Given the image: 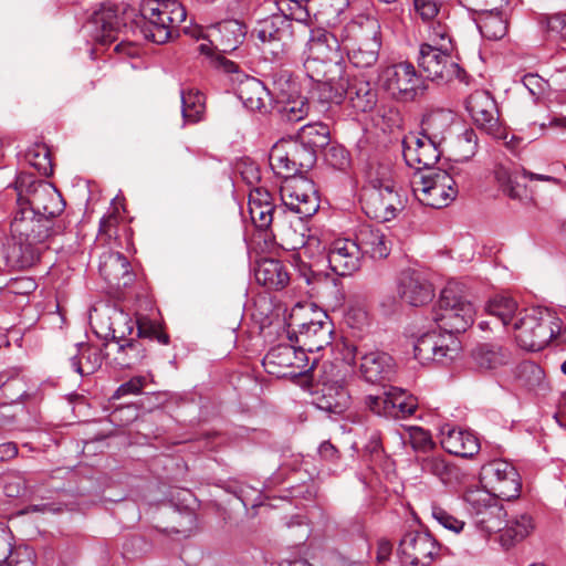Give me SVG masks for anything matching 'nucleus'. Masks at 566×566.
<instances>
[{
    "label": "nucleus",
    "mask_w": 566,
    "mask_h": 566,
    "mask_svg": "<svg viewBox=\"0 0 566 566\" xmlns=\"http://www.w3.org/2000/svg\"><path fill=\"white\" fill-rule=\"evenodd\" d=\"M186 17V9L177 0H130L122 4L107 1L94 11L92 22L101 28L102 44L116 41L115 33L128 25L138 29L146 40L164 44Z\"/></svg>",
    "instance_id": "nucleus-1"
},
{
    "label": "nucleus",
    "mask_w": 566,
    "mask_h": 566,
    "mask_svg": "<svg viewBox=\"0 0 566 566\" xmlns=\"http://www.w3.org/2000/svg\"><path fill=\"white\" fill-rule=\"evenodd\" d=\"M430 42L421 43L417 56L420 73L438 84H447L461 78L464 71L453 61V43L446 24L438 23L429 32Z\"/></svg>",
    "instance_id": "nucleus-2"
},
{
    "label": "nucleus",
    "mask_w": 566,
    "mask_h": 566,
    "mask_svg": "<svg viewBox=\"0 0 566 566\" xmlns=\"http://www.w3.org/2000/svg\"><path fill=\"white\" fill-rule=\"evenodd\" d=\"M513 328L517 344L531 352L542 350L553 338L558 344H566V329L562 331L559 318L547 312H520L513 322Z\"/></svg>",
    "instance_id": "nucleus-3"
},
{
    "label": "nucleus",
    "mask_w": 566,
    "mask_h": 566,
    "mask_svg": "<svg viewBox=\"0 0 566 566\" xmlns=\"http://www.w3.org/2000/svg\"><path fill=\"white\" fill-rule=\"evenodd\" d=\"M344 42H349L348 59L358 69L374 66L381 49L380 25L370 17H357L344 28Z\"/></svg>",
    "instance_id": "nucleus-4"
},
{
    "label": "nucleus",
    "mask_w": 566,
    "mask_h": 566,
    "mask_svg": "<svg viewBox=\"0 0 566 566\" xmlns=\"http://www.w3.org/2000/svg\"><path fill=\"white\" fill-rule=\"evenodd\" d=\"M463 287L459 282H449L441 291L434 312L433 321L449 334V339H453L452 334L465 332L474 322L475 308Z\"/></svg>",
    "instance_id": "nucleus-5"
},
{
    "label": "nucleus",
    "mask_w": 566,
    "mask_h": 566,
    "mask_svg": "<svg viewBox=\"0 0 566 566\" xmlns=\"http://www.w3.org/2000/svg\"><path fill=\"white\" fill-rule=\"evenodd\" d=\"M403 205L388 167L379 166L375 177H369V188L363 195L365 213L379 222L390 221Z\"/></svg>",
    "instance_id": "nucleus-6"
},
{
    "label": "nucleus",
    "mask_w": 566,
    "mask_h": 566,
    "mask_svg": "<svg viewBox=\"0 0 566 566\" xmlns=\"http://www.w3.org/2000/svg\"><path fill=\"white\" fill-rule=\"evenodd\" d=\"M379 86L397 102H415L426 93L427 85L415 65L408 61L380 67Z\"/></svg>",
    "instance_id": "nucleus-7"
},
{
    "label": "nucleus",
    "mask_w": 566,
    "mask_h": 566,
    "mask_svg": "<svg viewBox=\"0 0 566 566\" xmlns=\"http://www.w3.org/2000/svg\"><path fill=\"white\" fill-rule=\"evenodd\" d=\"M18 199L20 209H31L34 214L48 218L60 216L65 202L61 193L51 184L43 180H31L30 176H20L17 180Z\"/></svg>",
    "instance_id": "nucleus-8"
},
{
    "label": "nucleus",
    "mask_w": 566,
    "mask_h": 566,
    "mask_svg": "<svg viewBox=\"0 0 566 566\" xmlns=\"http://www.w3.org/2000/svg\"><path fill=\"white\" fill-rule=\"evenodd\" d=\"M412 191L421 205L434 209L447 207L458 196L457 184L444 169L420 174L419 180L412 181Z\"/></svg>",
    "instance_id": "nucleus-9"
},
{
    "label": "nucleus",
    "mask_w": 566,
    "mask_h": 566,
    "mask_svg": "<svg viewBox=\"0 0 566 566\" xmlns=\"http://www.w3.org/2000/svg\"><path fill=\"white\" fill-rule=\"evenodd\" d=\"M65 226L60 221L52 220L34 214L31 209L18 208L10 223L11 237L38 243L48 248L46 243L50 238L61 234Z\"/></svg>",
    "instance_id": "nucleus-10"
},
{
    "label": "nucleus",
    "mask_w": 566,
    "mask_h": 566,
    "mask_svg": "<svg viewBox=\"0 0 566 566\" xmlns=\"http://www.w3.org/2000/svg\"><path fill=\"white\" fill-rule=\"evenodd\" d=\"M218 67L231 75L235 93L243 105L251 111H265L270 90L258 78L243 73L239 65L224 56L217 59Z\"/></svg>",
    "instance_id": "nucleus-11"
},
{
    "label": "nucleus",
    "mask_w": 566,
    "mask_h": 566,
    "mask_svg": "<svg viewBox=\"0 0 566 566\" xmlns=\"http://www.w3.org/2000/svg\"><path fill=\"white\" fill-rule=\"evenodd\" d=\"M344 360L355 365L359 360L361 377L370 384L389 381L395 375V363L390 355L380 350L364 353L354 344H345Z\"/></svg>",
    "instance_id": "nucleus-12"
},
{
    "label": "nucleus",
    "mask_w": 566,
    "mask_h": 566,
    "mask_svg": "<svg viewBox=\"0 0 566 566\" xmlns=\"http://www.w3.org/2000/svg\"><path fill=\"white\" fill-rule=\"evenodd\" d=\"M252 35L274 55L284 53L297 40L293 31L292 21L276 13L258 21Z\"/></svg>",
    "instance_id": "nucleus-13"
},
{
    "label": "nucleus",
    "mask_w": 566,
    "mask_h": 566,
    "mask_svg": "<svg viewBox=\"0 0 566 566\" xmlns=\"http://www.w3.org/2000/svg\"><path fill=\"white\" fill-rule=\"evenodd\" d=\"M280 196L284 206L304 218L313 216L319 207L313 181L302 176L286 178L280 188Z\"/></svg>",
    "instance_id": "nucleus-14"
},
{
    "label": "nucleus",
    "mask_w": 566,
    "mask_h": 566,
    "mask_svg": "<svg viewBox=\"0 0 566 566\" xmlns=\"http://www.w3.org/2000/svg\"><path fill=\"white\" fill-rule=\"evenodd\" d=\"M465 105L480 129L497 139H505L509 136L500 124L496 102L489 92H473L468 97Z\"/></svg>",
    "instance_id": "nucleus-15"
},
{
    "label": "nucleus",
    "mask_w": 566,
    "mask_h": 566,
    "mask_svg": "<svg viewBox=\"0 0 566 566\" xmlns=\"http://www.w3.org/2000/svg\"><path fill=\"white\" fill-rule=\"evenodd\" d=\"M482 476L497 497L510 501L520 496L521 476L506 460H493L483 465Z\"/></svg>",
    "instance_id": "nucleus-16"
},
{
    "label": "nucleus",
    "mask_w": 566,
    "mask_h": 566,
    "mask_svg": "<svg viewBox=\"0 0 566 566\" xmlns=\"http://www.w3.org/2000/svg\"><path fill=\"white\" fill-rule=\"evenodd\" d=\"M440 545L428 532L410 531L400 539L398 552L405 564L428 566L439 553Z\"/></svg>",
    "instance_id": "nucleus-17"
},
{
    "label": "nucleus",
    "mask_w": 566,
    "mask_h": 566,
    "mask_svg": "<svg viewBox=\"0 0 566 566\" xmlns=\"http://www.w3.org/2000/svg\"><path fill=\"white\" fill-rule=\"evenodd\" d=\"M440 144L424 137L410 136L403 140V158L408 166L415 168L420 174L430 172L436 169L441 150Z\"/></svg>",
    "instance_id": "nucleus-18"
},
{
    "label": "nucleus",
    "mask_w": 566,
    "mask_h": 566,
    "mask_svg": "<svg viewBox=\"0 0 566 566\" xmlns=\"http://www.w3.org/2000/svg\"><path fill=\"white\" fill-rule=\"evenodd\" d=\"M446 340V337L436 332L424 333L415 343V358L422 365L432 361L444 363L447 359L452 360L458 354L459 346L455 339H450L452 346Z\"/></svg>",
    "instance_id": "nucleus-19"
},
{
    "label": "nucleus",
    "mask_w": 566,
    "mask_h": 566,
    "mask_svg": "<svg viewBox=\"0 0 566 566\" xmlns=\"http://www.w3.org/2000/svg\"><path fill=\"white\" fill-rule=\"evenodd\" d=\"M319 319L310 322V326L304 327V324H297V329H293V335L289 338L301 345L302 349L308 353H314L323 349L331 344L333 334V323L326 313H318Z\"/></svg>",
    "instance_id": "nucleus-20"
},
{
    "label": "nucleus",
    "mask_w": 566,
    "mask_h": 566,
    "mask_svg": "<svg viewBox=\"0 0 566 566\" xmlns=\"http://www.w3.org/2000/svg\"><path fill=\"white\" fill-rule=\"evenodd\" d=\"M400 298L411 306H423L432 301L434 291L431 283L418 271L403 270L398 280Z\"/></svg>",
    "instance_id": "nucleus-21"
},
{
    "label": "nucleus",
    "mask_w": 566,
    "mask_h": 566,
    "mask_svg": "<svg viewBox=\"0 0 566 566\" xmlns=\"http://www.w3.org/2000/svg\"><path fill=\"white\" fill-rule=\"evenodd\" d=\"M361 255L353 240L336 239L328 248L327 261L334 273L347 276L359 270Z\"/></svg>",
    "instance_id": "nucleus-22"
},
{
    "label": "nucleus",
    "mask_w": 566,
    "mask_h": 566,
    "mask_svg": "<svg viewBox=\"0 0 566 566\" xmlns=\"http://www.w3.org/2000/svg\"><path fill=\"white\" fill-rule=\"evenodd\" d=\"M98 270L103 279L115 289L129 286L135 279L130 263L119 252L108 251L101 255Z\"/></svg>",
    "instance_id": "nucleus-23"
},
{
    "label": "nucleus",
    "mask_w": 566,
    "mask_h": 566,
    "mask_svg": "<svg viewBox=\"0 0 566 566\" xmlns=\"http://www.w3.org/2000/svg\"><path fill=\"white\" fill-rule=\"evenodd\" d=\"M442 448L454 455L470 458L480 450V441L476 434L467 427H442Z\"/></svg>",
    "instance_id": "nucleus-24"
},
{
    "label": "nucleus",
    "mask_w": 566,
    "mask_h": 566,
    "mask_svg": "<svg viewBox=\"0 0 566 566\" xmlns=\"http://www.w3.org/2000/svg\"><path fill=\"white\" fill-rule=\"evenodd\" d=\"M46 248L30 240H19L11 237L6 250V263L12 270H25L33 266Z\"/></svg>",
    "instance_id": "nucleus-25"
},
{
    "label": "nucleus",
    "mask_w": 566,
    "mask_h": 566,
    "mask_svg": "<svg viewBox=\"0 0 566 566\" xmlns=\"http://www.w3.org/2000/svg\"><path fill=\"white\" fill-rule=\"evenodd\" d=\"M361 254H367L371 259L381 260L388 256L389 245L386 234L381 229L371 224H363L355 233L353 240Z\"/></svg>",
    "instance_id": "nucleus-26"
},
{
    "label": "nucleus",
    "mask_w": 566,
    "mask_h": 566,
    "mask_svg": "<svg viewBox=\"0 0 566 566\" xmlns=\"http://www.w3.org/2000/svg\"><path fill=\"white\" fill-rule=\"evenodd\" d=\"M107 347V355L112 356L113 363L119 368H134L146 358L147 348L144 342L134 337L124 342L115 340Z\"/></svg>",
    "instance_id": "nucleus-27"
},
{
    "label": "nucleus",
    "mask_w": 566,
    "mask_h": 566,
    "mask_svg": "<svg viewBox=\"0 0 566 566\" xmlns=\"http://www.w3.org/2000/svg\"><path fill=\"white\" fill-rule=\"evenodd\" d=\"M471 357L480 369L491 370L507 365L512 353L499 343H483L472 349Z\"/></svg>",
    "instance_id": "nucleus-28"
},
{
    "label": "nucleus",
    "mask_w": 566,
    "mask_h": 566,
    "mask_svg": "<svg viewBox=\"0 0 566 566\" xmlns=\"http://www.w3.org/2000/svg\"><path fill=\"white\" fill-rule=\"evenodd\" d=\"M358 112L371 111L377 104V91L368 81L354 77L344 81V98Z\"/></svg>",
    "instance_id": "nucleus-29"
},
{
    "label": "nucleus",
    "mask_w": 566,
    "mask_h": 566,
    "mask_svg": "<svg viewBox=\"0 0 566 566\" xmlns=\"http://www.w3.org/2000/svg\"><path fill=\"white\" fill-rule=\"evenodd\" d=\"M316 392L319 394L315 402L317 409L335 416H342L348 409L350 396L345 384L322 387Z\"/></svg>",
    "instance_id": "nucleus-30"
},
{
    "label": "nucleus",
    "mask_w": 566,
    "mask_h": 566,
    "mask_svg": "<svg viewBox=\"0 0 566 566\" xmlns=\"http://www.w3.org/2000/svg\"><path fill=\"white\" fill-rule=\"evenodd\" d=\"M255 280L269 290H281L287 285L290 275L281 261L264 259L258 263Z\"/></svg>",
    "instance_id": "nucleus-31"
},
{
    "label": "nucleus",
    "mask_w": 566,
    "mask_h": 566,
    "mask_svg": "<svg viewBox=\"0 0 566 566\" xmlns=\"http://www.w3.org/2000/svg\"><path fill=\"white\" fill-rule=\"evenodd\" d=\"M534 530L533 517L527 513L518 514L502 525L500 543L502 547L509 549L525 539Z\"/></svg>",
    "instance_id": "nucleus-32"
},
{
    "label": "nucleus",
    "mask_w": 566,
    "mask_h": 566,
    "mask_svg": "<svg viewBox=\"0 0 566 566\" xmlns=\"http://www.w3.org/2000/svg\"><path fill=\"white\" fill-rule=\"evenodd\" d=\"M305 2L304 6L292 12L291 18H289L292 21L293 31L297 40L304 39L308 34L310 28L313 24L312 13L315 19H318V15H324L323 11L316 10L317 8L332 7V0H305Z\"/></svg>",
    "instance_id": "nucleus-33"
},
{
    "label": "nucleus",
    "mask_w": 566,
    "mask_h": 566,
    "mask_svg": "<svg viewBox=\"0 0 566 566\" xmlns=\"http://www.w3.org/2000/svg\"><path fill=\"white\" fill-rule=\"evenodd\" d=\"M453 116L450 112L438 109L424 115L421 120V136L441 145L450 129Z\"/></svg>",
    "instance_id": "nucleus-34"
},
{
    "label": "nucleus",
    "mask_w": 566,
    "mask_h": 566,
    "mask_svg": "<svg viewBox=\"0 0 566 566\" xmlns=\"http://www.w3.org/2000/svg\"><path fill=\"white\" fill-rule=\"evenodd\" d=\"M269 161L272 170L284 178V180L295 178L298 175V168L294 165L291 157L287 139L279 140L270 150Z\"/></svg>",
    "instance_id": "nucleus-35"
},
{
    "label": "nucleus",
    "mask_w": 566,
    "mask_h": 566,
    "mask_svg": "<svg viewBox=\"0 0 566 566\" xmlns=\"http://www.w3.org/2000/svg\"><path fill=\"white\" fill-rule=\"evenodd\" d=\"M72 368L81 376L94 374L102 365V356L97 348L80 343L75 354L70 357Z\"/></svg>",
    "instance_id": "nucleus-36"
},
{
    "label": "nucleus",
    "mask_w": 566,
    "mask_h": 566,
    "mask_svg": "<svg viewBox=\"0 0 566 566\" xmlns=\"http://www.w3.org/2000/svg\"><path fill=\"white\" fill-rule=\"evenodd\" d=\"M500 7L483 9L476 21L478 28L485 39L500 40L507 31L505 18L499 11Z\"/></svg>",
    "instance_id": "nucleus-37"
},
{
    "label": "nucleus",
    "mask_w": 566,
    "mask_h": 566,
    "mask_svg": "<svg viewBox=\"0 0 566 566\" xmlns=\"http://www.w3.org/2000/svg\"><path fill=\"white\" fill-rule=\"evenodd\" d=\"M296 138L318 154L331 143L329 126L322 122L308 123L300 129Z\"/></svg>",
    "instance_id": "nucleus-38"
},
{
    "label": "nucleus",
    "mask_w": 566,
    "mask_h": 566,
    "mask_svg": "<svg viewBox=\"0 0 566 566\" xmlns=\"http://www.w3.org/2000/svg\"><path fill=\"white\" fill-rule=\"evenodd\" d=\"M295 361V347L289 344L272 347L263 358L265 369L273 375H285L281 369L290 368Z\"/></svg>",
    "instance_id": "nucleus-39"
},
{
    "label": "nucleus",
    "mask_w": 566,
    "mask_h": 566,
    "mask_svg": "<svg viewBox=\"0 0 566 566\" xmlns=\"http://www.w3.org/2000/svg\"><path fill=\"white\" fill-rule=\"evenodd\" d=\"M417 401L400 388L391 387L388 390V413L389 419H407L417 410Z\"/></svg>",
    "instance_id": "nucleus-40"
},
{
    "label": "nucleus",
    "mask_w": 566,
    "mask_h": 566,
    "mask_svg": "<svg viewBox=\"0 0 566 566\" xmlns=\"http://www.w3.org/2000/svg\"><path fill=\"white\" fill-rule=\"evenodd\" d=\"M308 33L307 45L312 55L326 60L331 59V53L338 50L339 43L336 35L327 30L321 28L312 29L311 27Z\"/></svg>",
    "instance_id": "nucleus-41"
},
{
    "label": "nucleus",
    "mask_w": 566,
    "mask_h": 566,
    "mask_svg": "<svg viewBox=\"0 0 566 566\" xmlns=\"http://www.w3.org/2000/svg\"><path fill=\"white\" fill-rule=\"evenodd\" d=\"M273 108L283 122L297 123L308 115L311 104L307 97L298 94L292 98L283 99L275 104Z\"/></svg>",
    "instance_id": "nucleus-42"
},
{
    "label": "nucleus",
    "mask_w": 566,
    "mask_h": 566,
    "mask_svg": "<svg viewBox=\"0 0 566 566\" xmlns=\"http://www.w3.org/2000/svg\"><path fill=\"white\" fill-rule=\"evenodd\" d=\"M312 378L316 381L317 387H333L346 382V374L332 361H323L318 364L313 361L311 368Z\"/></svg>",
    "instance_id": "nucleus-43"
},
{
    "label": "nucleus",
    "mask_w": 566,
    "mask_h": 566,
    "mask_svg": "<svg viewBox=\"0 0 566 566\" xmlns=\"http://www.w3.org/2000/svg\"><path fill=\"white\" fill-rule=\"evenodd\" d=\"M34 553L28 546L11 548L4 537H0V566H33Z\"/></svg>",
    "instance_id": "nucleus-44"
},
{
    "label": "nucleus",
    "mask_w": 566,
    "mask_h": 566,
    "mask_svg": "<svg viewBox=\"0 0 566 566\" xmlns=\"http://www.w3.org/2000/svg\"><path fill=\"white\" fill-rule=\"evenodd\" d=\"M447 0H413V10L418 19L430 25V31L438 23L442 22L444 17Z\"/></svg>",
    "instance_id": "nucleus-45"
},
{
    "label": "nucleus",
    "mask_w": 566,
    "mask_h": 566,
    "mask_svg": "<svg viewBox=\"0 0 566 566\" xmlns=\"http://www.w3.org/2000/svg\"><path fill=\"white\" fill-rule=\"evenodd\" d=\"M515 377L528 390L545 389V373L534 361L525 360L520 363L515 368Z\"/></svg>",
    "instance_id": "nucleus-46"
},
{
    "label": "nucleus",
    "mask_w": 566,
    "mask_h": 566,
    "mask_svg": "<svg viewBox=\"0 0 566 566\" xmlns=\"http://www.w3.org/2000/svg\"><path fill=\"white\" fill-rule=\"evenodd\" d=\"M181 113L188 123H197L202 118L206 109V98L203 94L197 90H181Z\"/></svg>",
    "instance_id": "nucleus-47"
},
{
    "label": "nucleus",
    "mask_w": 566,
    "mask_h": 566,
    "mask_svg": "<svg viewBox=\"0 0 566 566\" xmlns=\"http://www.w3.org/2000/svg\"><path fill=\"white\" fill-rule=\"evenodd\" d=\"M298 94L297 83L292 78L287 71H280L272 74L270 101H273L274 105Z\"/></svg>",
    "instance_id": "nucleus-48"
},
{
    "label": "nucleus",
    "mask_w": 566,
    "mask_h": 566,
    "mask_svg": "<svg viewBox=\"0 0 566 566\" xmlns=\"http://www.w3.org/2000/svg\"><path fill=\"white\" fill-rule=\"evenodd\" d=\"M490 315L496 317L506 326L514 321L517 311V303L507 295H495L486 305Z\"/></svg>",
    "instance_id": "nucleus-49"
},
{
    "label": "nucleus",
    "mask_w": 566,
    "mask_h": 566,
    "mask_svg": "<svg viewBox=\"0 0 566 566\" xmlns=\"http://www.w3.org/2000/svg\"><path fill=\"white\" fill-rule=\"evenodd\" d=\"M247 25L239 20H227L220 24L223 51H233L244 41Z\"/></svg>",
    "instance_id": "nucleus-50"
},
{
    "label": "nucleus",
    "mask_w": 566,
    "mask_h": 566,
    "mask_svg": "<svg viewBox=\"0 0 566 566\" xmlns=\"http://www.w3.org/2000/svg\"><path fill=\"white\" fill-rule=\"evenodd\" d=\"M505 516L506 512L497 501L475 518V524L488 534L501 533Z\"/></svg>",
    "instance_id": "nucleus-51"
},
{
    "label": "nucleus",
    "mask_w": 566,
    "mask_h": 566,
    "mask_svg": "<svg viewBox=\"0 0 566 566\" xmlns=\"http://www.w3.org/2000/svg\"><path fill=\"white\" fill-rule=\"evenodd\" d=\"M464 501L468 504V511L476 518L489 506L497 502V496L483 489H472L464 493Z\"/></svg>",
    "instance_id": "nucleus-52"
},
{
    "label": "nucleus",
    "mask_w": 566,
    "mask_h": 566,
    "mask_svg": "<svg viewBox=\"0 0 566 566\" xmlns=\"http://www.w3.org/2000/svg\"><path fill=\"white\" fill-rule=\"evenodd\" d=\"M287 143L290 146L291 157L294 160V165L297 166L300 174L307 171L315 165L317 153L306 147V145L301 143L297 138L287 139Z\"/></svg>",
    "instance_id": "nucleus-53"
},
{
    "label": "nucleus",
    "mask_w": 566,
    "mask_h": 566,
    "mask_svg": "<svg viewBox=\"0 0 566 566\" xmlns=\"http://www.w3.org/2000/svg\"><path fill=\"white\" fill-rule=\"evenodd\" d=\"M25 159L40 175L49 177L53 174L51 154L45 145H34L29 148L25 153Z\"/></svg>",
    "instance_id": "nucleus-54"
},
{
    "label": "nucleus",
    "mask_w": 566,
    "mask_h": 566,
    "mask_svg": "<svg viewBox=\"0 0 566 566\" xmlns=\"http://www.w3.org/2000/svg\"><path fill=\"white\" fill-rule=\"evenodd\" d=\"M421 470L439 478L443 483H448L454 476L455 468L450 465L443 457L432 455L421 460Z\"/></svg>",
    "instance_id": "nucleus-55"
},
{
    "label": "nucleus",
    "mask_w": 566,
    "mask_h": 566,
    "mask_svg": "<svg viewBox=\"0 0 566 566\" xmlns=\"http://www.w3.org/2000/svg\"><path fill=\"white\" fill-rule=\"evenodd\" d=\"M526 176H520L517 172H510L504 168L496 171V179L501 184L503 191L512 199H520L525 192V185L521 184L520 179H525Z\"/></svg>",
    "instance_id": "nucleus-56"
},
{
    "label": "nucleus",
    "mask_w": 566,
    "mask_h": 566,
    "mask_svg": "<svg viewBox=\"0 0 566 566\" xmlns=\"http://www.w3.org/2000/svg\"><path fill=\"white\" fill-rule=\"evenodd\" d=\"M313 94L322 105H339L344 99V81L342 80L337 86L333 85L332 82H319L315 86Z\"/></svg>",
    "instance_id": "nucleus-57"
},
{
    "label": "nucleus",
    "mask_w": 566,
    "mask_h": 566,
    "mask_svg": "<svg viewBox=\"0 0 566 566\" xmlns=\"http://www.w3.org/2000/svg\"><path fill=\"white\" fill-rule=\"evenodd\" d=\"M136 322L133 321L127 314L119 312L116 313L111 322V333L112 339L106 344V346L113 345L115 340H128L127 336H130L134 333Z\"/></svg>",
    "instance_id": "nucleus-58"
},
{
    "label": "nucleus",
    "mask_w": 566,
    "mask_h": 566,
    "mask_svg": "<svg viewBox=\"0 0 566 566\" xmlns=\"http://www.w3.org/2000/svg\"><path fill=\"white\" fill-rule=\"evenodd\" d=\"M325 163L339 171H346L352 164L349 151L342 145H328L324 153Z\"/></svg>",
    "instance_id": "nucleus-59"
},
{
    "label": "nucleus",
    "mask_w": 566,
    "mask_h": 566,
    "mask_svg": "<svg viewBox=\"0 0 566 566\" xmlns=\"http://www.w3.org/2000/svg\"><path fill=\"white\" fill-rule=\"evenodd\" d=\"M402 439H408L412 449L418 451H427L434 446L431 433L423 427H406Z\"/></svg>",
    "instance_id": "nucleus-60"
},
{
    "label": "nucleus",
    "mask_w": 566,
    "mask_h": 566,
    "mask_svg": "<svg viewBox=\"0 0 566 566\" xmlns=\"http://www.w3.org/2000/svg\"><path fill=\"white\" fill-rule=\"evenodd\" d=\"M431 516L444 528L454 533H460L465 523L453 516L448 510L437 502L430 504Z\"/></svg>",
    "instance_id": "nucleus-61"
},
{
    "label": "nucleus",
    "mask_w": 566,
    "mask_h": 566,
    "mask_svg": "<svg viewBox=\"0 0 566 566\" xmlns=\"http://www.w3.org/2000/svg\"><path fill=\"white\" fill-rule=\"evenodd\" d=\"M139 419V410L134 403L116 407L108 416L112 424H132Z\"/></svg>",
    "instance_id": "nucleus-62"
},
{
    "label": "nucleus",
    "mask_w": 566,
    "mask_h": 566,
    "mask_svg": "<svg viewBox=\"0 0 566 566\" xmlns=\"http://www.w3.org/2000/svg\"><path fill=\"white\" fill-rule=\"evenodd\" d=\"M318 313H324L323 311L315 310L313 307H307L303 305H296L290 315L289 326L293 329H297V324H304V327L310 326V322H316L319 319Z\"/></svg>",
    "instance_id": "nucleus-63"
},
{
    "label": "nucleus",
    "mask_w": 566,
    "mask_h": 566,
    "mask_svg": "<svg viewBox=\"0 0 566 566\" xmlns=\"http://www.w3.org/2000/svg\"><path fill=\"white\" fill-rule=\"evenodd\" d=\"M457 147L462 159H469L472 157L475 154L478 147L476 133L471 128L465 129L461 135L458 136Z\"/></svg>",
    "instance_id": "nucleus-64"
}]
</instances>
